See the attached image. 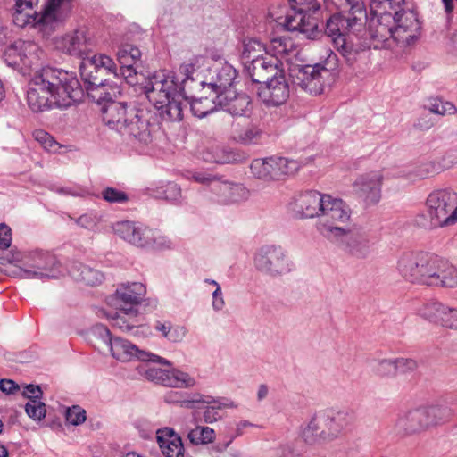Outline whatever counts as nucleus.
Listing matches in <instances>:
<instances>
[{
    "label": "nucleus",
    "mask_w": 457,
    "mask_h": 457,
    "mask_svg": "<svg viewBox=\"0 0 457 457\" xmlns=\"http://www.w3.org/2000/svg\"><path fill=\"white\" fill-rule=\"evenodd\" d=\"M204 62L203 56H193L179 65V73L159 71L150 75L144 83V92L153 102L164 121H180L183 119L184 100L195 91L198 70Z\"/></svg>",
    "instance_id": "1"
},
{
    "label": "nucleus",
    "mask_w": 457,
    "mask_h": 457,
    "mask_svg": "<svg viewBox=\"0 0 457 457\" xmlns=\"http://www.w3.org/2000/svg\"><path fill=\"white\" fill-rule=\"evenodd\" d=\"M83 88L75 75L50 66L36 71L28 83L27 104L36 113L54 108L67 109L79 102Z\"/></svg>",
    "instance_id": "2"
},
{
    "label": "nucleus",
    "mask_w": 457,
    "mask_h": 457,
    "mask_svg": "<svg viewBox=\"0 0 457 457\" xmlns=\"http://www.w3.org/2000/svg\"><path fill=\"white\" fill-rule=\"evenodd\" d=\"M316 195L320 196L316 217L331 220L332 223H345L350 220L352 210L345 201L329 194L316 191ZM320 232L335 247L353 258L365 259L371 253L368 233L355 224L347 227L322 224Z\"/></svg>",
    "instance_id": "3"
},
{
    "label": "nucleus",
    "mask_w": 457,
    "mask_h": 457,
    "mask_svg": "<svg viewBox=\"0 0 457 457\" xmlns=\"http://www.w3.org/2000/svg\"><path fill=\"white\" fill-rule=\"evenodd\" d=\"M115 71L114 61L105 54H94L83 58L79 64V72L88 96L96 104L104 99L119 97L121 87L117 83H108L106 75Z\"/></svg>",
    "instance_id": "4"
},
{
    "label": "nucleus",
    "mask_w": 457,
    "mask_h": 457,
    "mask_svg": "<svg viewBox=\"0 0 457 457\" xmlns=\"http://www.w3.org/2000/svg\"><path fill=\"white\" fill-rule=\"evenodd\" d=\"M362 19H367V13L354 15L339 11L326 22L325 33L331 37L337 51L349 63L353 62L358 53L366 46L365 43L357 41L362 29Z\"/></svg>",
    "instance_id": "5"
},
{
    "label": "nucleus",
    "mask_w": 457,
    "mask_h": 457,
    "mask_svg": "<svg viewBox=\"0 0 457 457\" xmlns=\"http://www.w3.org/2000/svg\"><path fill=\"white\" fill-rule=\"evenodd\" d=\"M15 263L11 271L14 277L23 279H52L64 274L60 261L48 251L36 249L23 253L12 254L11 258H0V263Z\"/></svg>",
    "instance_id": "6"
},
{
    "label": "nucleus",
    "mask_w": 457,
    "mask_h": 457,
    "mask_svg": "<svg viewBox=\"0 0 457 457\" xmlns=\"http://www.w3.org/2000/svg\"><path fill=\"white\" fill-rule=\"evenodd\" d=\"M403 4L404 0H370L368 29L362 23L357 41L365 43V48L373 46L376 49L386 47L391 38L396 41L391 10Z\"/></svg>",
    "instance_id": "7"
},
{
    "label": "nucleus",
    "mask_w": 457,
    "mask_h": 457,
    "mask_svg": "<svg viewBox=\"0 0 457 457\" xmlns=\"http://www.w3.org/2000/svg\"><path fill=\"white\" fill-rule=\"evenodd\" d=\"M457 204V195L450 189L436 190L427 198V213L417 222L427 229H434L453 225L452 212Z\"/></svg>",
    "instance_id": "8"
},
{
    "label": "nucleus",
    "mask_w": 457,
    "mask_h": 457,
    "mask_svg": "<svg viewBox=\"0 0 457 457\" xmlns=\"http://www.w3.org/2000/svg\"><path fill=\"white\" fill-rule=\"evenodd\" d=\"M254 267L270 278H279L293 272L295 264L287 252L280 245H262L253 258Z\"/></svg>",
    "instance_id": "9"
},
{
    "label": "nucleus",
    "mask_w": 457,
    "mask_h": 457,
    "mask_svg": "<svg viewBox=\"0 0 457 457\" xmlns=\"http://www.w3.org/2000/svg\"><path fill=\"white\" fill-rule=\"evenodd\" d=\"M95 332L99 335L109 347L113 358L120 361H131L135 359L141 361H151L163 365H170V362L156 354L139 350L137 345L121 337H112L110 330L104 325H97Z\"/></svg>",
    "instance_id": "10"
},
{
    "label": "nucleus",
    "mask_w": 457,
    "mask_h": 457,
    "mask_svg": "<svg viewBox=\"0 0 457 457\" xmlns=\"http://www.w3.org/2000/svg\"><path fill=\"white\" fill-rule=\"evenodd\" d=\"M353 416L352 411L342 409H326L319 413V422L316 425V443L326 444L337 439L341 434L353 422Z\"/></svg>",
    "instance_id": "11"
},
{
    "label": "nucleus",
    "mask_w": 457,
    "mask_h": 457,
    "mask_svg": "<svg viewBox=\"0 0 457 457\" xmlns=\"http://www.w3.org/2000/svg\"><path fill=\"white\" fill-rule=\"evenodd\" d=\"M299 168L297 161L281 156L254 159L250 166L252 174L264 181L284 179L294 175Z\"/></svg>",
    "instance_id": "12"
},
{
    "label": "nucleus",
    "mask_w": 457,
    "mask_h": 457,
    "mask_svg": "<svg viewBox=\"0 0 457 457\" xmlns=\"http://www.w3.org/2000/svg\"><path fill=\"white\" fill-rule=\"evenodd\" d=\"M434 253L430 252H408L397 262L399 273L411 283L426 285Z\"/></svg>",
    "instance_id": "13"
},
{
    "label": "nucleus",
    "mask_w": 457,
    "mask_h": 457,
    "mask_svg": "<svg viewBox=\"0 0 457 457\" xmlns=\"http://www.w3.org/2000/svg\"><path fill=\"white\" fill-rule=\"evenodd\" d=\"M129 115L120 130V135L128 137L134 144L147 145L152 142V112L146 108L131 106Z\"/></svg>",
    "instance_id": "14"
},
{
    "label": "nucleus",
    "mask_w": 457,
    "mask_h": 457,
    "mask_svg": "<svg viewBox=\"0 0 457 457\" xmlns=\"http://www.w3.org/2000/svg\"><path fill=\"white\" fill-rule=\"evenodd\" d=\"M146 294V287L140 282H128L120 284L115 293L109 296L108 303L116 311H124L127 313H138V306Z\"/></svg>",
    "instance_id": "15"
},
{
    "label": "nucleus",
    "mask_w": 457,
    "mask_h": 457,
    "mask_svg": "<svg viewBox=\"0 0 457 457\" xmlns=\"http://www.w3.org/2000/svg\"><path fill=\"white\" fill-rule=\"evenodd\" d=\"M37 51L38 46L34 42L18 40L4 50L3 58L10 67L31 68L38 60Z\"/></svg>",
    "instance_id": "16"
},
{
    "label": "nucleus",
    "mask_w": 457,
    "mask_h": 457,
    "mask_svg": "<svg viewBox=\"0 0 457 457\" xmlns=\"http://www.w3.org/2000/svg\"><path fill=\"white\" fill-rule=\"evenodd\" d=\"M148 380L168 387L189 389L196 386V380L189 373L179 369L148 368L145 370Z\"/></svg>",
    "instance_id": "17"
},
{
    "label": "nucleus",
    "mask_w": 457,
    "mask_h": 457,
    "mask_svg": "<svg viewBox=\"0 0 457 457\" xmlns=\"http://www.w3.org/2000/svg\"><path fill=\"white\" fill-rule=\"evenodd\" d=\"M394 18L395 33L396 34V42L411 45L419 37L420 30V23L417 14L412 11H405L402 8L395 7L391 10Z\"/></svg>",
    "instance_id": "18"
},
{
    "label": "nucleus",
    "mask_w": 457,
    "mask_h": 457,
    "mask_svg": "<svg viewBox=\"0 0 457 457\" xmlns=\"http://www.w3.org/2000/svg\"><path fill=\"white\" fill-rule=\"evenodd\" d=\"M257 95L268 106H277L284 104L289 97L290 89L285 77L280 72L257 87Z\"/></svg>",
    "instance_id": "19"
},
{
    "label": "nucleus",
    "mask_w": 457,
    "mask_h": 457,
    "mask_svg": "<svg viewBox=\"0 0 457 457\" xmlns=\"http://www.w3.org/2000/svg\"><path fill=\"white\" fill-rule=\"evenodd\" d=\"M93 42L88 31L78 29L56 39V47L63 53L79 57L83 61L92 50Z\"/></svg>",
    "instance_id": "20"
},
{
    "label": "nucleus",
    "mask_w": 457,
    "mask_h": 457,
    "mask_svg": "<svg viewBox=\"0 0 457 457\" xmlns=\"http://www.w3.org/2000/svg\"><path fill=\"white\" fill-rule=\"evenodd\" d=\"M426 286L449 288L457 287V268L434 253Z\"/></svg>",
    "instance_id": "21"
},
{
    "label": "nucleus",
    "mask_w": 457,
    "mask_h": 457,
    "mask_svg": "<svg viewBox=\"0 0 457 457\" xmlns=\"http://www.w3.org/2000/svg\"><path fill=\"white\" fill-rule=\"evenodd\" d=\"M293 13H287L282 23L287 31L298 32L305 38L314 39V7L309 11L308 6H291Z\"/></svg>",
    "instance_id": "22"
},
{
    "label": "nucleus",
    "mask_w": 457,
    "mask_h": 457,
    "mask_svg": "<svg viewBox=\"0 0 457 457\" xmlns=\"http://www.w3.org/2000/svg\"><path fill=\"white\" fill-rule=\"evenodd\" d=\"M112 228L114 233L125 241L137 247H149L153 228L129 220L116 222Z\"/></svg>",
    "instance_id": "23"
},
{
    "label": "nucleus",
    "mask_w": 457,
    "mask_h": 457,
    "mask_svg": "<svg viewBox=\"0 0 457 457\" xmlns=\"http://www.w3.org/2000/svg\"><path fill=\"white\" fill-rule=\"evenodd\" d=\"M117 98L118 97H111V99H104L102 104H98L102 105L101 112L103 121L111 129L120 133L121 129L124 128L123 122L125 123V120H127L129 115L130 107L136 104H128L126 102H119L116 101Z\"/></svg>",
    "instance_id": "24"
},
{
    "label": "nucleus",
    "mask_w": 457,
    "mask_h": 457,
    "mask_svg": "<svg viewBox=\"0 0 457 457\" xmlns=\"http://www.w3.org/2000/svg\"><path fill=\"white\" fill-rule=\"evenodd\" d=\"M392 429L399 436H412L427 429L421 407L400 411Z\"/></svg>",
    "instance_id": "25"
},
{
    "label": "nucleus",
    "mask_w": 457,
    "mask_h": 457,
    "mask_svg": "<svg viewBox=\"0 0 457 457\" xmlns=\"http://www.w3.org/2000/svg\"><path fill=\"white\" fill-rule=\"evenodd\" d=\"M245 71L251 78L252 84L257 87L263 84L272 77V74H278L277 63L273 62L270 56L257 54L253 59L244 62Z\"/></svg>",
    "instance_id": "26"
},
{
    "label": "nucleus",
    "mask_w": 457,
    "mask_h": 457,
    "mask_svg": "<svg viewBox=\"0 0 457 457\" xmlns=\"http://www.w3.org/2000/svg\"><path fill=\"white\" fill-rule=\"evenodd\" d=\"M19 2L16 0L14 6V13H13V22L19 27H25L26 25L31 24L35 27H37L44 33H50L53 31L56 26H58L65 18V15L61 13H55V20L52 22H47L40 19V16L43 14V11L40 12H34V14H29L25 12L27 10H32L33 7L27 6L26 4L21 3V8L18 7Z\"/></svg>",
    "instance_id": "27"
},
{
    "label": "nucleus",
    "mask_w": 457,
    "mask_h": 457,
    "mask_svg": "<svg viewBox=\"0 0 457 457\" xmlns=\"http://www.w3.org/2000/svg\"><path fill=\"white\" fill-rule=\"evenodd\" d=\"M214 75L211 78L209 82L202 80L198 74V80H195V90L199 87H204L208 86L212 89L215 95L221 92H227L233 84L236 77V70L228 63H225L220 67H216L213 70Z\"/></svg>",
    "instance_id": "28"
},
{
    "label": "nucleus",
    "mask_w": 457,
    "mask_h": 457,
    "mask_svg": "<svg viewBox=\"0 0 457 457\" xmlns=\"http://www.w3.org/2000/svg\"><path fill=\"white\" fill-rule=\"evenodd\" d=\"M382 179L377 171L361 175L353 183V189L368 204H376L380 199Z\"/></svg>",
    "instance_id": "29"
},
{
    "label": "nucleus",
    "mask_w": 457,
    "mask_h": 457,
    "mask_svg": "<svg viewBox=\"0 0 457 457\" xmlns=\"http://www.w3.org/2000/svg\"><path fill=\"white\" fill-rule=\"evenodd\" d=\"M218 106L233 116L245 115L251 103L245 94L236 93L232 89L216 95Z\"/></svg>",
    "instance_id": "30"
},
{
    "label": "nucleus",
    "mask_w": 457,
    "mask_h": 457,
    "mask_svg": "<svg viewBox=\"0 0 457 457\" xmlns=\"http://www.w3.org/2000/svg\"><path fill=\"white\" fill-rule=\"evenodd\" d=\"M212 192L217 196V202L221 204H230L247 197L248 191L241 184L221 180L220 178L215 182Z\"/></svg>",
    "instance_id": "31"
},
{
    "label": "nucleus",
    "mask_w": 457,
    "mask_h": 457,
    "mask_svg": "<svg viewBox=\"0 0 457 457\" xmlns=\"http://www.w3.org/2000/svg\"><path fill=\"white\" fill-rule=\"evenodd\" d=\"M288 214L297 220L312 219L314 217V194L306 191L298 195L287 205Z\"/></svg>",
    "instance_id": "32"
},
{
    "label": "nucleus",
    "mask_w": 457,
    "mask_h": 457,
    "mask_svg": "<svg viewBox=\"0 0 457 457\" xmlns=\"http://www.w3.org/2000/svg\"><path fill=\"white\" fill-rule=\"evenodd\" d=\"M157 442L165 457H180L183 455L184 445L182 440L171 428L159 429L157 431Z\"/></svg>",
    "instance_id": "33"
},
{
    "label": "nucleus",
    "mask_w": 457,
    "mask_h": 457,
    "mask_svg": "<svg viewBox=\"0 0 457 457\" xmlns=\"http://www.w3.org/2000/svg\"><path fill=\"white\" fill-rule=\"evenodd\" d=\"M68 272L74 280L88 286L99 285L104 278L101 271L79 262H72L68 267Z\"/></svg>",
    "instance_id": "34"
},
{
    "label": "nucleus",
    "mask_w": 457,
    "mask_h": 457,
    "mask_svg": "<svg viewBox=\"0 0 457 457\" xmlns=\"http://www.w3.org/2000/svg\"><path fill=\"white\" fill-rule=\"evenodd\" d=\"M195 91L189 93V97H185L184 107L189 105L192 114L199 119L206 117L214 112L218 108L216 96L213 97L200 96L196 97Z\"/></svg>",
    "instance_id": "35"
},
{
    "label": "nucleus",
    "mask_w": 457,
    "mask_h": 457,
    "mask_svg": "<svg viewBox=\"0 0 457 457\" xmlns=\"http://www.w3.org/2000/svg\"><path fill=\"white\" fill-rule=\"evenodd\" d=\"M449 306L437 300H428L419 309V314L425 320L443 327Z\"/></svg>",
    "instance_id": "36"
},
{
    "label": "nucleus",
    "mask_w": 457,
    "mask_h": 457,
    "mask_svg": "<svg viewBox=\"0 0 457 457\" xmlns=\"http://www.w3.org/2000/svg\"><path fill=\"white\" fill-rule=\"evenodd\" d=\"M290 71L294 84L302 90L312 95L314 86H312V84L314 80V65L296 64Z\"/></svg>",
    "instance_id": "37"
},
{
    "label": "nucleus",
    "mask_w": 457,
    "mask_h": 457,
    "mask_svg": "<svg viewBox=\"0 0 457 457\" xmlns=\"http://www.w3.org/2000/svg\"><path fill=\"white\" fill-rule=\"evenodd\" d=\"M109 320L113 328L120 329L122 332H130L138 327V313H127L124 311H117L115 312H106L101 311Z\"/></svg>",
    "instance_id": "38"
},
{
    "label": "nucleus",
    "mask_w": 457,
    "mask_h": 457,
    "mask_svg": "<svg viewBox=\"0 0 457 457\" xmlns=\"http://www.w3.org/2000/svg\"><path fill=\"white\" fill-rule=\"evenodd\" d=\"M203 159L207 162L225 164L236 161V154L223 145H212L203 153Z\"/></svg>",
    "instance_id": "39"
},
{
    "label": "nucleus",
    "mask_w": 457,
    "mask_h": 457,
    "mask_svg": "<svg viewBox=\"0 0 457 457\" xmlns=\"http://www.w3.org/2000/svg\"><path fill=\"white\" fill-rule=\"evenodd\" d=\"M424 414L426 428L430 426H436L447 421L451 415L452 411L446 406L432 405L428 407H421Z\"/></svg>",
    "instance_id": "40"
},
{
    "label": "nucleus",
    "mask_w": 457,
    "mask_h": 457,
    "mask_svg": "<svg viewBox=\"0 0 457 457\" xmlns=\"http://www.w3.org/2000/svg\"><path fill=\"white\" fill-rule=\"evenodd\" d=\"M263 131L255 125H248L234 130L233 138L245 145H257L262 142Z\"/></svg>",
    "instance_id": "41"
},
{
    "label": "nucleus",
    "mask_w": 457,
    "mask_h": 457,
    "mask_svg": "<svg viewBox=\"0 0 457 457\" xmlns=\"http://www.w3.org/2000/svg\"><path fill=\"white\" fill-rule=\"evenodd\" d=\"M270 53L277 58H288L295 52V44L287 37L281 36L270 40Z\"/></svg>",
    "instance_id": "42"
},
{
    "label": "nucleus",
    "mask_w": 457,
    "mask_h": 457,
    "mask_svg": "<svg viewBox=\"0 0 457 457\" xmlns=\"http://www.w3.org/2000/svg\"><path fill=\"white\" fill-rule=\"evenodd\" d=\"M214 401L218 402L212 403V404H206V407L204 408L203 412V420L204 423L212 424L220 420L221 419V415L219 412L220 410L223 408L235 407L233 402L225 398L214 397Z\"/></svg>",
    "instance_id": "43"
},
{
    "label": "nucleus",
    "mask_w": 457,
    "mask_h": 457,
    "mask_svg": "<svg viewBox=\"0 0 457 457\" xmlns=\"http://www.w3.org/2000/svg\"><path fill=\"white\" fill-rule=\"evenodd\" d=\"M187 438L191 444L195 445H207L215 440L216 433L214 429L207 426H196L188 432Z\"/></svg>",
    "instance_id": "44"
},
{
    "label": "nucleus",
    "mask_w": 457,
    "mask_h": 457,
    "mask_svg": "<svg viewBox=\"0 0 457 457\" xmlns=\"http://www.w3.org/2000/svg\"><path fill=\"white\" fill-rule=\"evenodd\" d=\"M326 4L331 3L342 12L350 14L365 15L366 10L362 0H322Z\"/></svg>",
    "instance_id": "45"
},
{
    "label": "nucleus",
    "mask_w": 457,
    "mask_h": 457,
    "mask_svg": "<svg viewBox=\"0 0 457 457\" xmlns=\"http://www.w3.org/2000/svg\"><path fill=\"white\" fill-rule=\"evenodd\" d=\"M140 57L139 48L130 44L122 45L117 52V60L120 65L128 66L129 63H137Z\"/></svg>",
    "instance_id": "46"
},
{
    "label": "nucleus",
    "mask_w": 457,
    "mask_h": 457,
    "mask_svg": "<svg viewBox=\"0 0 457 457\" xmlns=\"http://www.w3.org/2000/svg\"><path fill=\"white\" fill-rule=\"evenodd\" d=\"M155 196L167 201L177 203L181 198V188L174 182H167L158 187L155 191Z\"/></svg>",
    "instance_id": "47"
},
{
    "label": "nucleus",
    "mask_w": 457,
    "mask_h": 457,
    "mask_svg": "<svg viewBox=\"0 0 457 457\" xmlns=\"http://www.w3.org/2000/svg\"><path fill=\"white\" fill-rule=\"evenodd\" d=\"M65 1L66 0H47L43 8V14L40 16L41 21L44 20L47 22H52L56 19L54 12L63 14L62 9L65 6Z\"/></svg>",
    "instance_id": "48"
},
{
    "label": "nucleus",
    "mask_w": 457,
    "mask_h": 457,
    "mask_svg": "<svg viewBox=\"0 0 457 457\" xmlns=\"http://www.w3.org/2000/svg\"><path fill=\"white\" fill-rule=\"evenodd\" d=\"M264 46L256 38H248L243 43L242 60L245 62L257 54H262Z\"/></svg>",
    "instance_id": "49"
},
{
    "label": "nucleus",
    "mask_w": 457,
    "mask_h": 457,
    "mask_svg": "<svg viewBox=\"0 0 457 457\" xmlns=\"http://www.w3.org/2000/svg\"><path fill=\"white\" fill-rule=\"evenodd\" d=\"M27 415L34 420H42L46 414V404L40 400H30L25 405Z\"/></svg>",
    "instance_id": "50"
},
{
    "label": "nucleus",
    "mask_w": 457,
    "mask_h": 457,
    "mask_svg": "<svg viewBox=\"0 0 457 457\" xmlns=\"http://www.w3.org/2000/svg\"><path fill=\"white\" fill-rule=\"evenodd\" d=\"M136 63H129L127 65H120V68H117L115 64V71L112 72L114 78L120 79L122 78L129 85H134L137 83V71L134 67Z\"/></svg>",
    "instance_id": "51"
},
{
    "label": "nucleus",
    "mask_w": 457,
    "mask_h": 457,
    "mask_svg": "<svg viewBox=\"0 0 457 457\" xmlns=\"http://www.w3.org/2000/svg\"><path fill=\"white\" fill-rule=\"evenodd\" d=\"M374 370L380 377H394L397 375L395 358L378 360L374 367Z\"/></svg>",
    "instance_id": "52"
},
{
    "label": "nucleus",
    "mask_w": 457,
    "mask_h": 457,
    "mask_svg": "<svg viewBox=\"0 0 457 457\" xmlns=\"http://www.w3.org/2000/svg\"><path fill=\"white\" fill-rule=\"evenodd\" d=\"M185 395H187L186 398L182 401V407L187 408V409H193L195 408V403H204V404H212V403H214V397L212 395H206L201 393H193V394H187L185 393Z\"/></svg>",
    "instance_id": "53"
},
{
    "label": "nucleus",
    "mask_w": 457,
    "mask_h": 457,
    "mask_svg": "<svg viewBox=\"0 0 457 457\" xmlns=\"http://www.w3.org/2000/svg\"><path fill=\"white\" fill-rule=\"evenodd\" d=\"M428 111L438 115L453 114L456 112V107L450 102H445L441 99H434L430 102Z\"/></svg>",
    "instance_id": "54"
},
{
    "label": "nucleus",
    "mask_w": 457,
    "mask_h": 457,
    "mask_svg": "<svg viewBox=\"0 0 457 457\" xmlns=\"http://www.w3.org/2000/svg\"><path fill=\"white\" fill-rule=\"evenodd\" d=\"M65 419L71 425H81L87 419L86 411L79 405H73L66 409Z\"/></svg>",
    "instance_id": "55"
},
{
    "label": "nucleus",
    "mask_w": 457,
    "mask_h": 457,
    "mask_svg": "<svg viewBox=\"0 0 457 457\" xmlns=\"http://www.w3.org/2000/svg\"><path fill=\"white\" fill-rule=\"evenodd\" d=\"M103 199L111 204H123L129 200L128 195L117 188L108 187L102 192Z\"/></svg>",
    "instance_id": "56"
},
{
    "label": "nucleus",
    "mask_w": 457,
    "mask_h": 457,
    "mask_svg": "<svg viewBox=\"0 0 457 457\" xmlns=\"http://www.w3.org/2000/svg\"><path fill=\"white\" fill-rule=\"evenodd\" d=\"M172 242L166 236L162 235L159 230L153 229V235L150 238L149 247L155 250L170 249Z\"/></svg>",
    "instance_id": "57"
},
{
    "label": "nucleus",
    "mask_w": 457,
    "mask_h": 457,
    "mask_svg": "<svg viewBox=\"0 0 457 457\" xmlns=\"http://www.w3.org/2000/svg\"><path fill=\"white\" fill-rule=\"evenodd\" d=\"M12 229L9 226H7L5 223L0 224V252H3L6 249H8L11 246L12 244ZM11 258L12 253H6V256L4 259L8 257ZM0 258H4V256H0Z\"/></svg>",
    "instance_id": "58"
},
{
    "label": "nucleus",
    "mask_w": 457,
    "mask_h": 457,
    "mask_svg": "<svg viewBox=\"0 0 457 457\" xmlns=\"http://www.w3.org/2000/svg\"><path fill=\"white\" fill-rule=\"evenodd\" d=\"M100 221L96 213L87 212L75 220L77 225L88 230H93Z\"/></svg>",
    "instance_id": "59"
},
{
    "label": "nucleus",
    "mask_w": 457,
    "mask_h": 457,
    "mask_svg": "<svg viewBox=\"0 0 457 457\" xmlns=\"http://www.w3.org/2000/svg\"><path fill=\"white\" fill-rule=\"evenodd\" d=\"M35 138L48 151H56L58 147L57 142L46 131H36Z\"/></svg>",
    "instance_id": "60"
},
{
    "label": "nucleus",
    "mask_w": 457,
    "mask_h": 457,
    "mask_svg": "<svg viewBox=\"0 0 457 457\" xmlns=\"http://www.w3.org/2000/svg\"><path fill=\"white\" fill-rule=\"evenodd\" d=\"M192 178L195 182L209 187L211 191L213 190L215 182L219 179V177L204 171L195 172Z\"/></svg>",
    "instance_id": "61"
},
{
    "label": "nucleus",
    "mask_w": 457,
    "mask_h": 457,
    "mask_svg": "<svg viewBox=\"0 0 457 457\" xmlns=\"http://www.w3.org/2000/svg\"><path fill=\"white\" fill-rule=\"evenodd\" d=\"M395 361L397 374L413 371L417 368V362L413 359L395 358Z\"/></svg>",
    "instance_id": "62"
},
{
    "label": "nucleus",
    "mask_w": 457,
    "mask_h": 457,
    "mask_svg": "<svg viewBox=\"0 0 457 457\" xmlns=\"http://www.w3.org/2000/svg\"><path fill=\"white\" fill-rule=\"evenodd\" d=\"M443 328L457 331V308L449 306Z\"/></svg>",
    "instance_id": "63"
},
{
    "label": "nucleus",
    "mask_w": 457,
    "mask_h": 457,
    "mask_svg": "<svg viewBox=\"0 0 457 457\" xmlns=\"http://www.w3.org/2000/svg\"><path fill=\"white\" fill-rule=\"evenodd\" d=\"M212 307L213 311L220 312L225 306V300L223 297L222 290L220 285H217V288L212 292Z\"/></svg>",
    "instance_id": "64"
}]
</instances>
